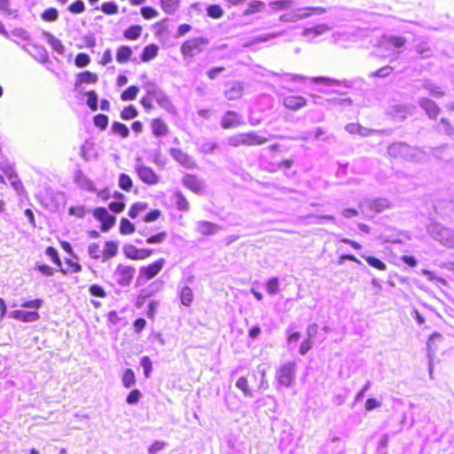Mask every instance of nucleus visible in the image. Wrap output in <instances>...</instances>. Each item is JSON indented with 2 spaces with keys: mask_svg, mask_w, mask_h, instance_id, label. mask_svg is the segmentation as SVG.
<instances>
[{
  "mask_svg": "<svg viewBox=\"0 0 454 454\" xmlns=\"http://www.w3.org/2000/svg\"><path fill=\"white\" fill-rule=\"evenodd\" d=\"M138 91L139 89L137 86H129L121 93V98L123 101L134 100L137 98Z\"/></svg>",
  "mask_w": 454,
  "mask_h": 454,
  "instance_id": "obj_43",
  "label": "nucleus"
},
{
  "mask_svg": "<svg viewBox=\"0 0 454 454\" xmlns=\"http://www.w3.org/2000/svg\"><path fill=\"white\" fill-rule=\"evenodd\" d=\"M207 13L213 19H220L223 15V11L217 4H211L207 8Z\"/></svg>",
  "mask_w": 454,
  "mask_h": 454,
  "instance_id": "obj_50",
  "label": "nucleus"
},
{
  "mask_svg": "<svg viewBox=\"0 0 454 454\" xmlns=\"http://www.w3.org/2000/svg\"><path fill=\"white\" fill-rule=\"evenodd\" d=\"M41 18L43 21L54 22L59 19V11L53 7L48 8L41 13Z\"/></svg>",
  "mask_w": 454,
  "mask_h": 454,
  "instance_id": "obj_37",
  "label": "nucleus"
},
{
  "mask_svg": "<svg viewBox=\"0 0 454 454\" xmlns=\"http://www.w3.org/2000/svg\"><path fill=\"white\" fill-rule=\"evenodd\" d=\"M93 216L101 222V231H108L115 223V216L110 215L105 207H97L93 211Z\"/></svg>",
  "mask_w": 454,
  "mask_h": 454,
  "instance_id": "obj_7",
  "label": "nucleus"
},
{
  "mask_svg": "<svg viewBox=\"0 0 454 454\" xmlns=\"http://www.w3.org/2000/svg\"><path fill=\"white\" fill-rule=\"evenodd\" d=\"M4 174L7 176L8 179L11 182L12 186L16 190L19 191V189L22 186V184L20 180L17 179V175L15 174L14 170L11 168H7L4 170Z\"/></svg>",
  "mask_w": 454,
  "mask_h": 454,
  "instance_id": "obj_45",
  "label": "nucleus"
},
{
  "mask_svg": "<svg viewBox=\"0 0 454 454\" xmlns=\"http://www.w3.org/2000/svg\"><path fill=\"white\" fill-rule=\"evenodd\" d=\"M98 81V76L90 71H84L77 75L75 86L82 83H95Z\"/></svg>",
  "mask_w": 454,
  "mask_h": 454,
  "instance_id": "obj_29",
  "label": "nucleus"
},
{
  "mask_svg": "<svg viewBox=\"0 0 454 454\" xmlns=\"http://www.w3.org/2000/svg\"><path fill=\"white\" fill-rule=\"evenodd\" d=\"M88 254L92 259H101L103 257V250L100 249V247L97 243H91L88 247Z\"/></svg>",
  "mask_w": 454,
  "mask_h": 454,
  "instance_id": "obj_48",
  "label": "nucleus"
},
{
  "mask_svg": "<svg viewBox=\"0 0 454 454\" xmlns=\"http://www.w3.org/2000/svg\"><path fill=\"white\" fill-rule=\"evenodd\" d=\"M389 207V203L386 199H376V200H364L360 207L362 210H364L365 208H370L371 210L374 211L375 213H380L384 211L386 208Z\"/></svg>",
  "mask_w": 454,
  "mask_h": 454,
  "instance_id": "obj_11",
  "label": "nucleus"
},
{
  "mask_svg": "<svg viewBox=\"0 0 454 454\" xmlns=\"http://www.w3.org/2000/svg\"><path fill=\"white\" fill-rule=\"evenodd\" d=\"M243 94V87L240 82H233L230 83V87L224 91V96L229 100L239 98Z\"/></svg>",
  "mask_w": 454,
  "mask_h": 454,
  "instance_id": "obj_19",
  "label": "nucleus"
},
{
  "mask_svg": "<svg viewBox=\"0 0 454 454\" xmlns=\"http://www.w3.org/2000/svg\"><path fill=\"white\" fill-rule=\"evenodd\" d=\"M133 182L130 176L127 174H121L119 176V186L125 192H129L132 188Z\"/></svg>",
  "mask_w": 454,
  "mask_h": 454,
  "instance_id": "obj_44",
  "label": "nucleus"
},
{
  "mask_svg": "<svg viewBox=\"0 0 454 454\" xmlns=\"http://www.w3.org/2000/svg\"><path fill=\"white\" fill-rule=\"evenodd\" d=\"M217 148V145L215 142L205 140L200 144V150L203 153H212Z\"/></svg>",
  "mask_w": 454,
  "mask_h": 454,
  "instance_id": "obj_55",
  "label": "nucleus"
},
{
  "mask_svg": "<svg viewBox=\"0 0 454 454\" xmlns=\"http://www.w3.org/2000/svg\"><path fill=\"white\" fill-rule=\"evenodd\" d=\"M10 317L25 323L35 322L40 318L36 311L13 310L9 315Z\"/></svg>",
  "mask_w": 454,
  "mask_h": 454,
  "instance_id": "obj_13",
  "label": "nucleus"
},
{
  "mask_svg": "<svg viewBox=\"0 0 454 454\" xmlns=\"http://www.w3.org/2000/svg\"><path fill=\"white\" fill-rule=\"evenodd\" d=\"M151 127L153 134L157 137H165L168 133V127L161 119H153Z\"/></svg>",
  "mask_w": 454,
  "mask_h": 454,
  "instance_id": "obj_21",
  "label": "nucleus"
},
{
  "mask_svg": "<svg viewBox=\"0 0 454 454\" xmlns=\"http://www.w3.org/2000/svg\"><path fill=\"white\" fill-rule=\"evenodd\" d=\"M100 9L107 15L116 14L118 12V5L113 1L104 3Z\"/></svg>",
  "mask_w": 454,
  "mask_h": 454,
  "instance_id": "obj_51",
  "label": "nucleus"
},
{
  "mask_svg": "<svg viewBox=\"0 0 454 454\" xmlns=\"http://www.w3.org/2000/svg\"><path fill=\"white\" fill-rule=\"evenodd\" d=\"M183 184L192 192L200 193L203 190L201 181L195 176L187 174L183 177Z\"/></svg>",
  "mask_w": 454,
  "mask_h": 454,
  "instance_id": "obj_17",
  "label": "nucleus"
},
{
  "mask_svg": "<svg viewBox=\"0 0 454 454\" xmlns=\"http://www.w3.org/2000/svg\"><path fill=\"white\" fill-rule=\"evenodd\" d=\"M430 236L448 247H454V231L440 223H433L427 227Z\"/></svg>",
  "mask_w": 454,
  "mask_h": 454,
  "instance_id": "obj_2",
  "label": "nucleus"
},
{
  "mask_svg": "<svg viewBox=\"0 0 454 454\" xmlns=\"http://www.w3.org/2000/svg\"><path fill=\"white\" fill-rule=\"evenodd\" d=\"M87 96V105L92 110L96 111L98 109V95L96 91L90 90L86 93Z\"/></svg>",
  "mask_w": 454,
  "mask_h": 454,
  "instance_id": "obj_53",
  "label": "nucleus"
},
{
  "mask_svg": "<svg viewBox=\"0 0 454 454\" xmlns=\"http://www.w3.org/2000/svg\"><path fill=\"white\" fill-rule=\"evenodd\" d=\"M159 48L155 44L146 45L141 54V60L143 62H148L153 59L158 54Z\"/></svg>",
  "mask_w": 454,
  "mask_h": 454,
  "instance_id": "obj_27",
  "label": "nucleus"
},
{
  "mask_svg": "<svg viewBox=\"0 0 454 454\" xmlns=\"http://www.w3.org/2000/svg\"><path fill=\"white\" fill-rule=\"evenodd\" d=\"M135 272H136V270L134 267L129 266V265L119 264L116 267L113 277L119 286H121L122 287H127V286H130L132 279L134 278Z\"/></svg>",
  "mask_w": 454,
  "mask_h": 454,
  "instance_id": "obj_5",
  "label": "nucleus"
},
{
  "mask_svg": "<svg viewBox=\"0 0 454 454\" xmlns=\"http://www.w3.org/2000/svg\"><path fill=\"white\" fill-rule=\"evenodd\" d=\"M385 42L389 48L400 49L406 43V39L403 36L389 35L385 38Z\"/></svg>",
  "mask_w": 454,
  "mask_h": 454,
  "instance_id": "obj_31",
  "label": "nucleus"
},
{
  "mask_svg": "<svg viewBox=\"0 0 454 454\" xmlns=\"http://www.w3.org/2000/svg\"><path fill=\"white\" fill-rule=\"evenodd\" d=\"M208 41L203 37H197L185 41L181 46V53L184 57H194L203 51V46Z\"/></svg>",
  "mask_w": 454,
  "mask_h": 454,
  "instance_id": "obj_6",
  "label": "nucleus"
},
{
  "mask_svg": "<svg viewBox=\"0 0 454 454\" xmlns=\"http://www.w3.org/2000/svg\"><path fill=\"white\" fill-rule=\"evenodd\" d=\"M220 226L207 221H200L196 223V230L201 235L212 236L220 231Z\"/></svg>",
  "mask_w": 454,
  "mask_h": 454,
  "instance_id": "obj_16",
  "label": "nucleus"
},
{
  "mask_svg": "<svg viewBox=\"0 0 454 454\" xmlns=\"http://www.w3.org/2000/svg\"><path fill=\"white\" fill-rule=\"evenodd\" d=\"M68 11L74 14H79L84 12L85 4L82 0H76L68 6Z\"/></svg>",
  "mask_w": 454,
  "mask_h": 454,
  "instance_id": "obj_60",
  "label": "nucleus"
},
{
  "mask_svg": "<svg viewBox=\"0 0 454 454\" xmlns=\"http://www.w3.org/2000/svg\"><path fill=\"white\" fill-rule=\"evenodd\" d=\"M10 0H0V12L10 18H17L19 12L16 9L10 8Z\"/></svg>",
  "mask_w": 454,
  "mask_h": 454,
  "instance_id": "obj_34",
  "label": "nucleus"
},
{
  "mask_svg": "<svg viewBox=\"0 0 454 454\" xmlns=\"http://www.w3.org/2000/svg\"><path fill=\"white\" fill-rule=\"evenodd\" d=\"M90 59L86 53H78L74 59V64L77 67H85L89 65Z\"/></svg>",
  "mask_w": 454,
  "mask_h": 454,
  "instance_id": "obj_56",
  "label": "nucleus"
},
{
  "mask_svg": "<svg viewBox=\"0 0 454 454\" xmlns=\"http://www.w3.org/2000/svg\"><path fill=\"white\" fill-rule=\"evenodd\" d=\"M132 54L131 48L129 46H121L117 50L116 60L119 63H125L129 60Z\"/></svg>",
  "mask_w": 454,
  "mask_h": 454,
  "instance_id": "obj_33",
  "label": "nucleus"
},
{
  "mask_svg": "<svg viewBox=\"0 0 454 454\" xmlns=\"http://www.w3.org/2000/svg\"><path fill=\"white\" fill-rule=\"evenodd\" d=\"M89 292L90 295L99 298H105L106 296V293L104 288L97 284H93L90 286Z\"/></svg>",
  "mask_w": 454,
  "mask_h": 454,
  "instance_id": "obj_61",
  "label": "nucleus"
},
{
  "mask_svg": "<svg viewBox=\"0 0 454 454\" xmlns=\"http://www.w3.org/2000/svg\"><path fill=\"white\" fill-rule=\"evenodd\" d=\"M43 37L47 41L51 47L59 54H63L65 51V46L60 40L56 38L52 34L47 31L43 32Z\"/></svg>",
  "mask_w": 454,
  "mask_h": 454,
  "instance_id": "obj_23",
  "label": "nucleus"
},
{
  "mask_svg": "<svg viewBox=\"0 0 454 454\" xmlns=\"http://www.w3.org/2000/svg\"><path fill=\"white\" fill-rule=\"evenodd\" d=\"M284 106L292 110H298L306 106V99L301 96H288L284 99Z\"/></svg>",
  "mask_w": 454,
  "mask_h": 454,
  "instance_id": "obj_20",
  "label": "nucleus"
},
{
  "mask_svg": "<svg viewBox=\"0 0 454 454\" xmlns=\"http://www.w3.org/2000/svg\"><path fill=\"white\" fill-rule=\"evenodd\" d=\"M138 112L132 105L126 106L121 113V118L124 121L134 119L137 116Z\"/></svg>",
  "mask_w": 454,
  "mask_h": 454,
  "instance_id": "obj_46",
  "label": "nucleus"
},
{
  "mask_svg": "<svg viewBox=\"0 0 454 454\" xmlns=\"http://www.w3.org/2000/svg\"><path fill=\"white\" fill-rule=\"evenodd\" d=\"M414 106H405V105H395L390 108V114L400 121H403L406 118L407 114H411L412 113Z\"/></svg>",
  "mask_w": 454,
  "mask_h": 454,
  "instance_id": "obj_18",
  "label": "nucleus"
},
{
  "mask_svg": "<svg viewBox=\"0 0 454 454\" xmlns=\"http://www.w3.org/2000/svg\"><path fill=\"white\" fill-rule=\"evenodd\" d=\"M170 155L178 163H180L182 166H184V167H185L187 168H192L195 165L192 158L189 154H187L186 153L182 151L181 149L172 148L170 150Z\"/></svg>",
  "mask_w": 454,
  "mask_h": 454,
  "instance_id": "obj_14",
  "label": "nucleus"
},
{
  "mask_svg": "<svg viewBox=\"0 0 454 454\" xmlns=\"http://www.w3.org/2000/svg\"><path fill=\"white\" fill-rule=\"evenodd\" d=\"M181 303L185 307H190L193 301V292L189 286H184L179 294Z\"/></svg>",
  "mask_w": 454,
  "mask_h": 454,
  "instance_id": "obj_30",
  "label": "nucleus"
},
{
  "mask_svg": "<svg viewBox=\"0 0 454 454\" xmlns=\"http://www.w3.org/2000/svg\"><path fill=\"white\" fill-rule=\"evenodd\" d=\"M268 139L263 137H260L254 132L245 134V145L253 146L259 145L266 143Z\"/></svg>",
  "mask_w": 454,
  "mask_h": 454,
  "instance_id": "obj_28",
  "label": "nucleus"
},
{
  "mask_svg": "<svg viewBox=\"0 0 454 454\" xmlns=\"http://www.w3.org/2000/svg\"><path fill=\"white\" fill-rule=\"evenodd\" d=\"M265 8V4L260 0H253L247 4V8L244 11L245 16H249L260 12Z\"/></svg>",
  "mask_w": 454,
  "mask_h": 454,
  "instance_id": "obj_26",
  "label": "nucleus"
},
{
  "mask_svg": "<svg viewBox=\"0 0 454 454\" xmlns=\"http://www.w3.org/2000/svg\"><path fill=\"white\" fill-rule=\"evenodd\" d=\"M146 204L142 202L133 204L129 210V216L132 219L136 218L140 212L146 209Z\"/></svg>",
  "mask_w": 454,
  "mask_h": 454,
  "instance_id": "obj_49",
  "label": "nucleus"
},
{
  "mask_svg": "<svg viewBox=\"0 0 454 454\" xmlns=\"http://www.w3.org/2000/svg\"><path fill=\"white\" fill-rule=\"evenodd\" d=\"M164 263V259H159L148 266L141 267L139 270L138 279L145 278V280H149L154 278L161 270Z\"/></svg>",
  "mask_w": 454,
  "mask_h": 454,
  "instance_id": "obj_9",
  "label": "nucleus"
},
{
  "mask_svg": "<svg viewBox=\"0 0 454 454\" xmlns=\"http://www.w3.org/2000/svg\"><path fill=\"white\" fill-rule=\"evenodd\" d=\"M388 154L393 158H402L407 160H419L422 159V152L419 148L411 147L409 145L397 142L387 148Z\"/></svg>",
  "mask_w": 454,
  "mask_h": 454,
  "instance_id": "obj_1",
  "label": "nucleus"
},
{
  "mask_svg": "<svg viewBox=\"0 0 454 454\" xmlns=\"http://www.w3.org/2000/svg\"><path fill=\"white\" fill-rule=\"evenodd\" d=\"M307 219H311L309 223H317V224H323L325 220L334 222L335 218L333 215H308Z\"/></svg>",
  "mask_w": 454,
  "mask_h": 454,
  "instance_id": "obj_54",
  "label": "nucleus"
},
{
  "mask_svg": "<svg viewBox=\"0 0 454 454\" xmlns=\"http://www.w3.org/2000/svg\"><path fill=\"white\" fill-rule=\"evenodd\" d=\"M135 169L141 181L145 184L153 185L159 183V176L151 168L137 162Z\"/></svg>",
  "mask_w": 454,
  "mask_h": 454,
  "instance_id": "obj_8",
  "label": "nucleus"
},
{
  "mask_svg": "<svg viewBox=\"0 0 454 454\" xmlns=\"http://www.w3.org/2000/svg\"><path fill=\"white\" fill-rule=\"evenodd\" d=\"M142 32V27L138 25H133L128 27L124 31V36L129 40H137L140 37Z\"/></svg>",
  "mask_w": 454,
  "mask_h": 454,
  "instance_id": "obj_38",
  "label": "nucleus"
},
{
  "mask_svg": "<svg viewBox=\"0 0 454 454\" xmlns=\"http://www.w3.org/2000/svg\"><path fill=\"white\" fill-rule=\"evenodd\" d=\"M416 52L421 57V59H427L431 56V50L427 43H419L415 48Z\"/></svg>",
  "mask_w": 454,
  "mask_h": 454,
  "instance_id": "obj_59",
  "label": "nucleus"
},
{
  "mask_svg": "<svg viewBox=\"0 0 454 454\" xmlns=\"http://www.w3.org/2000/svg\"><path fill=\"white\" fill-rule=\"evenodd\" d=\"M141 397H142L141 392L138 389H133L127 395L126 402L129 404H135L140 400Z\"/></svg>",
  "mask_w": 454,
  "mask_h": 454,
  "instance_id": "obj_64",
  "label": "nucleus"
},
{
  "mask_svg": "<svg viewBox=\"0 0 454 454\" xmlns=\"http://www.w3.org/2000/svg\"><path fill=\"white\" fill-rule=\"evenodd\" d=\"M329 30V27L325 24H319L312 27H308L303 30V36L308 37L309 39H314L317 36H319L325 34Z\"/></svg>",
  "mask_w": 454,
  "mask_h": 454,
  "instance_id": "obj_24",
  "label": "nucleus"
},
{
  "mask_svg": "<svg viewBox=\"0 0 454 454\" xmlns=\"http://www.w3.org/2000/svg\"><path fill=\"white\" fill-rule=\"evenodd\" d=\"M140 365L144 370L145 378H149L153 371V364L148 356H143L140 360Z\"/></svg>",
  "mask_w": 454,
  "mask_h": 454,
  "instance_id": "obj_52",
  "label": "nucleus"
},
{
  "mask_svg": "<svg viewBox=\"0 0 454 454\" xmlns=\"http://www.w3.org/2000/svg\"><path fill=\"white\" fill-rule=\"evenodd\" d=\"M291 4L292 0H274L270 3V5L273 10L278 11L287 9Z\"/></svg>",
  "mask_w": 454,
  "mask_h": 454,
  "instance_id": "obj_62",
  "label": "nucleus"
},
{
  "mask_svg": "<svg viewBox=\"0 0 454 454\" xmlns=\"http://www.w3.org/2000/svg\"><path fill=\"white\" fill-rule=\"evenodd\" d=\"M362 257L366 261V262L370 266H372L379 270H387L386 263L384 262H382L381 260H380L374 256H371V255H368V256L363 255Z\"/></svg>",
  "mask_w": 454,
  "mask_h": 454,
  "instance_id": "obj_39",
  "label": "nucleus"
},
{
  "mask_svg": "<svg viewBox=\"0 0 454 454\" xmlns=\"http://www.w3.org/2000/svg\"><path fill=\"white\" fill-rule=\"evenodd\" d=\"M167 238V233L165 231H161L157 233L156 235H153L147 238V244H160L165 241Z\"/></svg>",
  "mask_w": 454,
  "mask_h": 454,
  "instance_id": "obj_63",
  "label": "nucleus"
},
{
  "mask_svg": "<svg viewBox=\"0 0 454 454\" xmlns=\"http://www.w3.org/2000/svg\"><path fill=\"white\" fill-rule=\"evenodd\" d=\"M121 381L126 388H130L136 384V377L132 369H126L124 371Z\"/></svg>",
  "mask_w": 454,
  "mask_h": 454,
  "instance_id": "obj_35",
  "label": "nucleus"
},
{
  "mask_svg": "<svg viewBox=\"0 0 454 454\" xmlns=\"http://www.w3.org/2000/svg\"><path fill=\"white\" fill-rule=\"evenodd\" d=\"M242 123L241 116L233 111H227L222 117L221 126L223 129H232Z\"/></svg>",
  "mask_w": 454,
  "mask_h": 454,
  "instance_id": "obj_12",
  "label": "nucleus"
},
{
  "mask_svg": "<svg viewBox=\"0 0 454 454\" xmlns=\"http://www.w3.org/2000/svg\"><path fill=\"white\" fill-rule=\"evenodd\" d=\"M135 231V225L127 218H122L120 223V232L123 235L131 234Z\"/></svg>",
  "mask_w": 454,
  "mask_h": 454,
  "instance_id": "obj_47",
  "label": "nucleus"
},
{
  "mask_svg": "<svg viewBox=\"0 0 454 454\" xmlns=\"http://www.w3.org/2000/svg\"><path fill=\"white\" fill-rule=\"evenodd\" d=\"M422 87L427 90L429 94L435 98H441L444 96V91L441 90L439 86L431 82L430 81H425Z\"/></svg>",
  "mask_w": 454,
  "mask_h": 454,
  "instance_id": "obj_32",
  "label": "nucleus"
},
{
  "mask_svg": "<svg viewBox=\"0 0 454 454\" xmlns=\"http://www.w3.org/2000/svg\"><path fill=\"white\" fill-rule=\"evenodd\" d=\"M118 252V243L114 241H106L103 250L102 262L114 257Z\"/></svg>",
  "mask_w": 454,
  "mask_h": 454,
  "instance_id": "obj_25",
  "label": "nucleus"
},
{
  "mask_svg": "<svg viewBox=\"0 0 454 454\" xmlns=\"http://www.w3.org/2000/svg\"><path fill=\"white\" fill-rule=\"evenodd\" d=\"M112 131L114 134H117L121 136L122 138H126L129 135V128L119 121H114L112 124Z\"/></svg>",
  "mask_w": 454,
  "mask_h": 454,
  "instance_id": "obj_36",
  "label": "nucleus"
},
{
  "mask_svg": "<svg viewBox=\"0 0 454 454\" xmlns=\"http://www.w3.org/2000/svg\"><path fill=\"white\" fill-rule=\"evenodd\" d=\"M93 121L95 126L100 128L101 129H106L108 125V117L106 114H97L94 117Z\"/></svg>",
  "mask_w": 454,
  "mask_h": 454,
  "instance_id": "obj_57",
  "label": "nucleus"
},
{
  "mask_svg": "<svg viewBox=\"0 0 454 454\" xmlns=\"http://www.w3.org/2000/svg\"><path fill=\"white\" fill-rule=\"evenodd\" d=\"M419 105L430 119H435L438 116L440 108L433 100L422 98L419 100Z\"/></svg>",
  "mask_w": 454,
  "mask_h": 454,
  "instance_id": "obj_15",
  "label": "nucleus"
},
{
  "mask_svg": "<svg viewBox=\"0 0 454 454\" xmlns=\"http://www.w3.org/2000/svg\"><path fill=\"white\" fill-rule=\"evenodd\" d=\"M296 364L294 362H288L282 364L277 372L278 383L284 387H290L295 378Z\"/></svg>",
  "mask_w": 454,
  "mask_h": 454,
  "instance_id": "obj_4",
  "label": "nucleus"
},
{
  "mask_svg": "<svg viewBox=\"0 0 454 454\" xmlns=\"http://www.w3.org/2000/svg\"><path fill=\"white\" fill-rule=\"evenodd\" d=\"M175 202L176 208L180 211H187L189 209V202L180 192L175 193Z\"/></svg>",
  "mask_w": 454,
  "mask_h": 454,
  "instance_id": "obj_40",
  "label": "nucleus"
},
{
  "mask_svg": "<svg viewBox=\"0 0 454 454\" xmlns=\"http://www.w3.org/2000/svg\"><path fill=\"white\" fill-rule=\"evenodd\" d=\"M125 256L132 260H143L149 257L153 254V250L149 248H137L135 246L128 244L123 247Z\"/></svg>",
  "mask_w": 454,
  "mask_h": 454,
  "instance_id": "obj_10",
  "label": "nucleus"
},
{
  "mask_svg": "<svg viewBox=\"0 0 454 454\" xmlns=\"http://www.w3.org/2000/svg\"><path fill=\"white\" fill-rule=\"evenodd\" d=\"M143 89L145 91V93L151 96L153 100H155L160 107L168 112L172 110L173 105L169 98L154 82L150 81L145 82L143 85Z\"/></svg>",
  "mask_w": 454,
  "mask_h": 454,
  "instance_id": "obj_3",
  "label": "nucleus"
},
{
  "mask_svg": "<svg viewBox=\"0 0 454 454\" xmlns=\"http://www.w3.org/2000/svg\"><path fill=\"white\" fill-rule=\"evenodd\" d=\"M279 282L278 278H271L266 284V291L269 294H275L278 291Z\"/></svg>",
  "mask_w": 454,
  "mask_h": 454,
  "instance_id": "obj_58",
  "label": "nucleus"
},
{
  "mask_svg": "<svg viewBox=\"0 0 454 454\" xmlns=\"http://www.w3.org/2000/svg\"><path fill=\"white\" fill-rule=\"evenodd\" d=\"M160 5L165 12L172 14L176 11L179 4L177 0H160Z\"/></svg>",
  "mask_w": 454,
  "mask_h": 454,
  "instance_id": "obj_41",
  "label": "nucleus"
},
{
  "mask_svg": "<svg viewBox=\"0 0 454 454\" xmlns=\"http://www.w3.org/2000/svg\"><path fill=\"white\" fill-rule=\"evenodd\" d=\"M236 387L243 392L245 396H253V393L248 387L247 380L245 377H240L236 381Z\"/></svg>",
  "mask_w": 454,
  "mask_h": 454,
  "instance_id": "obj_42",
  "label": "nucleus"
},
{
  "mask_svg": "<svg viewBox=\"0 0 454 454\" xmlns=\"http://www.w3.org/2000/svg\"><path fill=\"white\" fill-rule=\"evenodd\" d=\"M77 185L88 192H95L96 189L91 180H90L81 170L77 171L74 176Z\"/></svg>",
  "mask_w": 454,
  "mask_h": 454,
  "instance_id": "obj_22",
  "label": "nucleus"
}]
</instances>
